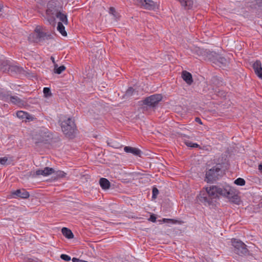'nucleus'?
<instances>
[{
  "instance_id": "f257e3e1",
  "label": "nucleus",
  "mask_w": 262,
  "mask_h": 262,
  "mask_svg": "<svg viewBox=\"0 0 262 262\" xmlns=\"http://www.w3.org/2000/svg\"><path fill=\"white\" fill-rule=\"evenodd\" d=\"M219 195L225 196L230 201L235 202L238 199L237 195L229 186L221 187L213 185L206 188V191L201 192L199 196V201L205 205L210 206L213 204V200H216Z\"/></svg>"
},
{
  "instance_id": "f03ea898",
  "label": "nucleus",
  "mask_w": 262,
  "mask_h": 262,
  "mask_svg": "<svg viewBox=\"0 0 262 262\" xmlns=\"http://www.w3.org/2000/svg\"><path fill=\"white\" fill-rule=\"evenodd\" d=\"M53 139V134L46 128H40L32 134V139L36 146L49 144Z\"/></svg>"
},
{
  "instance_id": "7ed1b4c3",
  "label": "nucleus",
  "mask_w": 262,
  "mask_h": 262,
  "mask_svg": "<svg viewBox=\"0 0 262 262\" xmlns=\"http://www.w3.org/2000/svg\"><path fill=\"white\" fill-rule=\"evenodd\" d=\"M222 168V164L218 163L209 169L206 172L205 181L207 183H213L220 179L224 174Z\"/></svg>"
},
{
  "instance_id": "20e7f679",
  "label": "nucleus",
  "mask_w": 262,
  "mask_h": 262,
  "mask_svg": "<svg viewBox=\"0 0 262 262\" xmlns=\"http://www.w3.org/2000/svg\"><path fill=\"white\" fill-rule=\"evenodd\" d=\"M62 132L65 136L70 138H74L76 134L77 129L74 121L71 118L62 121L60 124Z\"/></svg>"
},
{
  "instance_id": "39448f33",
  "label": "nucleus",
  "mask_w": 262,
  "mask_h": 262,
  "mask_svg": "<svg viewBox=\"0 0 262 262\" xmlns=\"http://www.w3.org/2000/svg\"><path fill=\"white\" fill-rule=\"evenodd\" d=\"M52 38V35L47 33L42 30L40 26H37L33 33L30 34L28 36V40L30 42L38 43L42 42L46 40Z\"/></svg>"
},
{
  "instance_id": "423d86ee",
  "label": "nucleus",
  "mask_w": 262,
  "mask_h": 262,
  "mask_svg": "<svg viewBox=\"0 0 262 262\" xmlns=\"http://www.w3.org/2000/svg\"><path fill=\"white\" fill-rule=\"evenodd\" d=\"M62 7L60 6L56 1H50L47 4L46 14L47 21L50 24L53 23L55 21V16L57 13L62 10Z\"/></svg>"
},
{
  "instance_id": "0eeeda50",
  "label": "nucleus",
  "mask_w": 262,
  "mask_h": 262,
  "mask_svg": "<svg viewBox=\"0 0 262 262\" xmlns=\"http://www.w3.org/2000/svg\"><path fill=\"white\" fill-rule=\"evenodd\" d=\"M232 246L233 247V251L239 256H245L249 253L247 245L242 241L236 238L231 239Z\"/></svg>"
},
{
  "instance_id": "6e6552de",
  "label": "nucleus",
  "mask_w": 262,
  "mask_h": 262,
  "mask_svg": "<svg viewBox=\"0 0 262 262\" xmlns=\"http://www.w3.org/2000/svg\"><path fill=\"white\" fill-rule=\"evenodd\" d=\"M162 98L161 94H154L145 98L142 100V103L143 105L154 108L162 100Z\"/></svg>"
},
{
  "instance_id": "1a4fd4ad",
  "label": "nucleus",
  "mask_w": 262,
  "mask_h": 262,
  "mask_svg": "<svg viewBox=\"0 0 262 262\" xmlns=\"http://www.w3.org/2000/svg\"><path fill=\"white\" fill-rule=\"evenodd\" d=\"M136 3L146 9L154 10L156 8L155 2L151 0H136Z\"/></svg>"
},
{
  "instance_id": "9d476101",
  "label": "nucleus",
  "mask_w": 262,
  "mask_h": 262,
  "mask_svg": "<svg viewBox=\"0 0 262 262\" xmlns=\"http://www.w3.org/2000/svg\"><path fill=\"white\" fill-rule=\"evenodd\" d=\"M13 197H19L22 199L28 198L30 196L29 193L25 189H17L12 192Z\"/></svg>"
},
{
  "instance_id": "9b49d317",
  "label": "nucleus",
  "mask_w": 262,
  "mask_h": 262,
  "mask_svg": "<svg viewBox=\"0 0 262 262\" xmlns=\"http://www.w3.org/2000/svg\"><path fill=\"white\" fill-rule=\"evenodd\" d=\"M253 69L256 75L260 79H262V67L261 62L257 60L252 65Z\"/></svg>"
},
{
  "instance_id": "f8f14e48",
  "label": "nucleus",
  "mask_w": 262,
  "mask_h": 262,
  "mask_svg": "<svg viewBox=\"0 0 262 262\" xmlns=\"http://www.w3.org/2000/svg\"><path fill=\"white\" fill-rule=\"evenodd\" d=\"M8 73L11 75H15L23 73L24 69L22 67L18 66L17 65H11L10 67H8Z\"/></svg>"
},
{
  "instance_id": "ddd939ff",
  "label": "nucleus",
  "mask_w": 262,
  "mask_h": 262,
  "mask_svg": "<svg viewBox=\"0 0 262 262\" xmlns=\"http://www.w3.org/2000/svg\"><path fill=\"white\" fill-rule=\"evenodd\" d=\"M215 56L213 57V59H212L213 62L219 65L226 66L228 63L227 60L224 57L221 56V55L214 53Z\"/></svg>"
},
{
  "instance_id": "4468645a",
  "label": "nucleus",
  "mask_w": 262,
  "mask_h": 262,
  "mask_svg": "<svg viewBox=\"0 0 262 262\" xmlns=\"http://www.w3.org/2000/svg\"><path fill=\"white\" fill-rule=\"evenodd\" d=\"M54 172L55 170L53 168L46 167L43 169L36 170L35 173L37 176L42 175L43 176H47Z\"/></svg>"
},
{
  "instance_id": "2eb2a0df",
  "label": "nucleus",
  "mask_w": 262,
  "mask_h": 262,
  "mask_svg": "<svg viewBox=\"0 0 262 262\" xmlns=\"http://www.w3.org/2000/svg\"><path fill=\"white\" fill-rule=\"evenodd\" d=\"M124 150L127 153H132L135 156L141 157L142 151L138 148L130 146H125Z\"/></svg>"
},
{
  "instance_id": "dca6fc26",
  "label": "nucleus",
  "mask_w": 262,
  "mask_h": 262,
  "mask_svg": "<svg viewBox=\"0 0 262 262\" xmlns=\"http://www.w3.org/2000/svg\"><path fill=\"white\" fill-rule=\"evenodd\" d=\"M57 18L59 19L62 24L67 25L68 24V20L67 18V15L65 12H63L61 10L59 11L55 16Z\"/></svg>"
},
{
  "instance_id": "f3484780",
  "label": "nucleus",
  "mask_w": 262,
  "mask_h": 262,
  "mask_svg": "<svg viewBox=\"0 0 262 262\" xmlns=\"http://www.w3.org/2000/svg\"><path fill=\"white\" fill-rule=\"evenodd\" d=\"M9 99L12 103L19 106H23L25 103V102L23 100L16 96H10Z\"/></svg>"
},
{
  "instance_id": "a211bd4d",
  "label": "nucleus",
  "mask_w": 262,
  "mask_h": 262,
  "mask_svg": "<svg viewBox=\"0 0 262 262\" xmlns=\"http://www.w3.org/2000/svg\"><path fill=\"white\" fill-rule=\"evenodd\" d=\"M182 77L183 80L188 84H191L193 82L192 75L186 71H183Z\"/></svg>"
},
{
  "instance_id": "6ab92c4d",
  "label": "nucleus",
  "mask_w": 262,
  "mask_h": 262,
  "mask_svg": "<svg viewBox=\"0 0 262 262\" xmlns=\"http://www.w3.org/2000/svg\"><path fill=\"white\" fill-rule=\"evenodd\" d=\"M181 4V6L184 7L186 9H190L193 5L192 0H178Z\"/></svg>"
},
{
  "instance_id": "aec40b11",
  "label": "nucleus",
  "mask_w": 262,
  "mask_h": 262,
  "mask_svg": "<svg viewBox=\"0 0 262 262\" xmlns=\"http://www.w3.org/2000/svg\"><path fill=\"white\" fill-rule=\"evenodd\" d=\"M99 184H100L101 187L103 189H105V190L108 189L111 187L110 182L106 178H100V179L99 180Z\"/></svg>"
},
{
  "instance_id": "412c9836",
  "label": "nucleus",
  "mask_w": 262,
  "mask_h": 262,
  "mask_svg": "<svg viewBox=\"0 0 262 262\" xmlns=\"http://www.w3.org/2000/svg\"><path fill=\"white\" fill-rule=\"evenodd\" d=\"M62 234L67 238L71 239L74 237V234L71 230L68 228L63 227L61 229Z\"/></svg>"
},
{
  "instance_id": "4be33fe9",
  "label": "nucleus",
  "mask_w": 262,
  "mask_h": 262,
  "mask_svg": "<svg viewBox=\"0 0 262 262\" xmlns=\"http://www.w3.org/2000/svg\"><path fill=\"white\" fill-rule=\"evenodd\" d=\"M57 29L62 36H67V33L65 30V28L63 26V24H62L61 22L58 23Z\"/></svg>"
},
{
  "instance_id": "5701e85b",
  "label": "nucleus",
  "mask_w": 262,
  "mask_h": 262,
  "mask_svg": "<svg viewBox=\"0 0 262 262\" xmlns=\"http://www.w3.org/2000/svg\"><path fill=\"white\" fill-rule=\"evenodd\" d=\"M10 95L8 92L1 91L0 99L7 102L10 98Z\"/></svg>"
},
{
  "instance_id": "b1692460",
  "label": "nucleus",
  "mask_w": 262,
  "mask_h": 262,
  "mask_svg": "<svg viewBox=\"0 0 262 262\" xmlns=\"http://www.w3.org/2000/svg\"><path fill=\"white\" fill-rule=\"evenodd\" d=\"M10 67V64H9L8 62L7 61H2V63L1 64V70L3 72H6V73H8V70L9 69V67Z\"/></svg>"
},
{
  "instance_id": "393cba45",
  "label": "nucleus",
  "mask_w": 262,
  "mask_h": 262,
  "mask_svg": "<svg viewBox=\"0 0 262 262\" xmlns=\"http://www.w3.org/2000/svg\"><path fill=\"white\" fill-rule=\"evenodd\" d=\"M66 70V67L64 66H61L58 67L57 64H54V72L57 74H61L63 71Z\"/></svg>"
},
{
  "instance_id": "a878e982",
  "label": "nucleus",
  "mask_w": 262,
  "mask_h": 262,
  "mask_svg": "<svg viewBox=\"0 0 262 262\" xmlns=\"http://www.w3.org/2000/svg\"><path fill=\"white\" fill-rule=\"evenodd\" d=\"M246 182L243 178H239L234 181V184L238 186H244L245 185Z\"/></svg>"
},
{
  "instance_id": "bb28decb",
  "label": "nucleus",
  "mask_w": 262,
  "mask_h": 262,
  "mask_svg": "<svg viewBox=\"0 0 262 262\" xmlns=\"http://www.w3.org/2000/svg\"><path fill=\"white\" fill-rule=\"evenodd\" d=\"M43 92L45 97L47 98L50 97L52 95V93L49 88H44Z\"/></svg>"
},
{
  "instance_id": "cd10ccee",
  "label": "nucleus",
  "mask_w": 262,
  "mask_h": 262,
  "mask_svg": "<svg viewBox=\"0 0 262 262\" xmlns=\"http://www.w3.org/2000/svg\"><path fill=\"white\" fill-rule=\"evenodd\" d=\"M28 114L24 111H18L16 113L17 116L19 118H27V116Z\"/></svg>"
},
{
  "instance_id": "c85d7f7f",
  "label": "nucleus",
  "mask_w": 262,
  "mask_h": 262,
  "mask_svg": "<svg viewBox=\"0 0 262 262\" xmlns=\"http://www.w3.org/2000/svg\"><path fill=\"white\" fill-rule=\"evenodd\" d=\"M0 164L3 165H6L10 164L8 161V158L7 157L0 158Z\"/></svg>"
},
{
  "instance_id": "c756f323",
  "label": "nucleus",
  "mask_w": 262,
  "mask_h": 262,
  "mask_svg": "<svg viewBox=\"0 0 262 262\" xmlns=\"http://www.w3.org/2000/svg\"><path fill=\"white\" fill-rule=\"evenodd\" d=\"M109 13L113 15L116 18H118L120 16L116 12L115 9L114 7H110L109 9Z\"/></svg>"
},
{
  "instance_id": "7c9ffc66",
  "label": "nucleus",
  "mask_w": 262,
  "mask_h": 262,
  "mask_svg": "<svg viewBox=\"0 0 262 262\" xmlns=\"http://www.w3.org/2000/svg\"><path fill=\"white\" fill-rule=\"evenodd\" d=\"M134 92L135 90L132 87H129L126 91L125 96L130 97L133 95Z\"/></svg>"
},
{
  "instance_id": "2f4dec72",
  "label": "nucleus",
  "mask_w": 262,
  "mask_h": 262,
  "mask_svg": "<svg viewBox=\"0 0 262 262\" xmlns=\"http://www.w3.org/2000/svg\"><path fill=\"white\" fill-rule=\"evenodd\" d=\"M159 190L157 189V188L154 187L152 188V199H156L157 198V196L158 194H159Z\"/></svg>"
},
{
  "instance_id": "473e14b6",
  "label": "nucleus",
  "mask_w": 262,
  "mask_h": 262,
  "mask_svg": "<svg viewBox=\"0 0 262 262\" xmlns=\"http://www.w3.org/2000/svg\"><path fill=\"white\" fill-rule=\"evenodd\" d=\"M56 174L57 177L61 178L64 177L66 175V173H65L63 171L58 170L56 171Z\"/></svg>"
},
{
  "instance_id": "72a5a7b5",
  "label": "nucleus",
  "mask_w": 262,
  "mask_h": 262,
  "mask_svg": "<svg viewBox=\"0 0 262 262\" xmlns=\"http://www.w3.org/2000/svg\"><path fill=\"white\" fill-rule=\"evenodd\" d=\"M60 258L66 261H68L69 260H71V257L70 256H69V255H67V254H62L60 255Z\"/></svg>"
},
{
  "instance_id": "f704fd0d",
  "label": "nucleus",
  "mask_w": 262,
  "mask_h": 262,
  "mask_svg": "<svg viewBox=\"0 0 262 262\" xmlns=\"http://www.w3.org/2000/svg\"><path fill=\"white\" fill-rule=\"evenodd\" d=\"M194 52L198 55H201L203 53V51L202 49H201L200 48H195L194 49Z\"/></svg>"
},
{
  "instance_id": "c9c22d12",
  "label": "nucleus",
  "mask_w": 262,
  "mask_h": 262,
  "mask_svg": "<svg viewBox=\"0 0 262 262\" xmlns=\"http://www.w3.org/2000/svg\"><path fill=\"white\" fill-rule=\"evenodd\" d=\"M156 219H157V217H156V215L152 213V214H150V217L148 220H149V221H150L153 223H155L156 222Z\"/></svg>"
},
{
  "instance_id": "e433bc0d",
  "label": "nucleus",
  "mask_w": 262,
  "mask_h": 262,
  "mask_svg": "<svg viewBox=\"0 0 262 262\" xmlns=\"http://www.w3.org/2000/svg\"><path fill=\"white\" fill-rule=\"evenodd\" d=\"M184 142L186 146H187L188 147H192V145L193 143L192 142L189 141L188 140H186L185 139H184Z\"/></svg>"
},
{
  "instance_id": "4c0bfd02",
  "label": "nucleus",
  "mask_w": 262,
  "mask_h": 262,
  "mask_svg": "<svg viewBox=\"0 0 262 262\" xmlns=\"http://www.w3.org/2000/svg\"><path fill=\"white\" fill-rule=\"evenodd\" d=\"M72 261L73 262H88L87 261L81 260V259H79L75 258V257H74L72 258Z\"/></svg>"
},
{
  "instance_id": "58836bf2",
  "label": "nucleus",
  "mask_w": 262,
  "mask_h": 262,
  "mask_svg": "<svg viewBox=\"0 0 262 262\" xmlns=\"http://www.w3.org/2000/svg\"><path fill=\"white\" fill-rule=\"evenodd\" d=\"M170 221L171 223H172L173 224H176L178 222V221L177 220H173V219H163V221L164 222H165L166 221Z\"/></svg>"
},
{
  "instance_id": "ea45409f",
  "label": "nucleus",
  "mask_w": 262,
  "mask_h": 262,
  "mask_svg": "<svg viewBox=\"0 0 262 262\" xmlns=\"http://www.w3.org/2000/svg\"><path fill=\"white\" fill-rule=\"evenodd\" d=\"M38 260L39 259L38 258H35V259L29 258L28 260V262H38Z\"/></svg>"
},
{
  "instance_id": "a19ab883",
  "label": "nucleus",
  "mask_w": 262,
  "mask_h": 262,
  "mask_svg": "<svg viewBox=\"0 0 262 262\" xmlns=\"http://www.w3.org/2000/svg\"><path fill=\"white\" fill-rule=\"evenodd\" d=\"M259 7L262 6V0H254Z\"/></svg>"
},
{
  "instance_id": "79ce46f5",
  "label": "nucleus",
  "mask_w": 262,
  "mask_h": 262,
  "mask_svg": "<svg viewBox=\"0 0 262 262\" xmlns=\"http://www.w3.org/2000/svg\"><path fill=\"white\" fill-rule=\"evenodd\" d=\"M192 147L201 148L200 145L199 144H198L197 143H193V144L192 145Z\"/></svg>"
},
{
  "instance_id": "37998d69",
  "label": "nucleus",
  "mask_w": 262,
  "mask_h": 262,
  "mask_svg": "<svg viewBox=\"0 0 262 262\" xmlns=\"http://www.w3.org/2000/svg\"><path fill=\"white\" fill-rule=\"evenodd\" d=\"M195 121H196V122H198L199 123H200V124H201L202 123V122H201V120L200 118H198V117H196V118H195Z\"/></svg>"
},
{
  "instance_id": "c03bdc74",
  "label": "nucleus",
  "mask_w": 262,
  "mask_h": 262,
  "mask_svg": "<svg viewBox=\"0 0 262 262\" xmlns=\"http://www.w3.org/2000/svg\"><path fill=\"white\" fill-rule=\"evenodd\" d=\"M258 170L260 172V173L262 174V164H260L258 165Z\"/></svg>"
},
{
  "instance_id": "a18cd8bd",
  "label": "nucleus",
  "mask_w": 262,
  "mask_h": 262,
  "mask_svg": "<svg viewBox=\"0 0 262 262\" xmlns=\"http://www.w3.org/2000/svg\"><path fill=\"white\" fill-rule=\"evenodd\" d=\"M51 59L52 60V62L54 63V64H56L55 62L54 58L52 56L51 57Z\"/></svg>"
},
{
  "instance_id": "49530a36",
  "label": "nucleus",
  "mask_w": 262,
  "mask_h": 262,
  "mask_svg": "<svg viewBox=\"0 0 262 262\" xmlns=\"http://www.w3.org/2000/svg\"><path fill=\"white\" fill-rule=\"evenodd\" d=\"M181 136L183 137H187V136L184 134H181Z\"/></svg>"
},
{
  "instance_id": "de8ad7c7",
  "label": "nucleus",
  "mask_w": 262,
  "mask_h": 262,
  "mask_svg": "<svg viewBox=\"0 0 262 262\" xmlns=\"http://www.w3.org/2000/svg\"><path fill=\"white\" fill-rule=\"evenodd\" d=\"M213 79H216V77H214Z\"/></svg>"
}]
</instances>
